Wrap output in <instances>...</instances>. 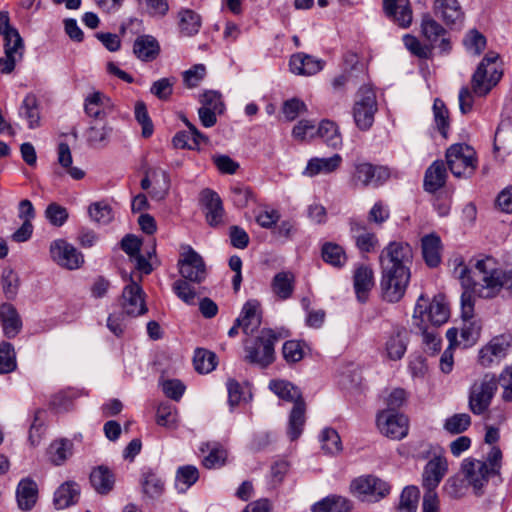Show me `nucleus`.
<instances>
[{
    "instance_id": "9",
    "label": "nucleus",
    "mask_w": 512,
    "mask_h": 512,
    "mask_svg": "<svg viewBox=\"0 0 512 512\" xmlns=\"http://www.w3.org/2000/svg\"><path fill=\"white\" fill-rule=\"evenodd\" d=\"M349 491L360 502L378 503L391 493V485L376 475L366 474L354 478Z\"/></svg>"
},
{
    "instance_id": "19",
    "label": "nucleus",
    "mask_w": 512,
    "mask_h": 512,
    "mask_svg": "<svg viewBox=\"0 0 512 512\" xmlns=\"http://www.w3.org/2000/svg\"><path fill=\"white\" fill-rule=\"evenodd\" d=\"M408 342L409 337L406 328L401 326L393 327L384 336L383 350L385 356L392 361L402 359L406 353Z\"/></svg>"
},
{
    "instance_id": "18",
    "label": "nucleus",
    "mask_w": 512,
    "mask_h": 512,
    "mask_svg": "<svg viewBox=\"0 0 512 512\" xmlns=\"http://www.w3.org/2000/svg\"><path fill=\"white\" fill-rule=\"evenodd\" d=\"M380 432L391 439L400 440L408 434V418L398 412L382 411L377 416Z\"/></svg>"
},
{
    "instance_id": "45",
    "label": "nucleus",
    "mask_w": 512,
    "mask_h": 512,
    "mask_svg": "<svg viewBox=\"0 0 512 512\" xmlns=\"http://www.w3.org/2000/svg\"><path fill=\"white\" fill-rule=\"evenodd\" d=\"M322 259L334 268H343L347 263V255L342 246L333 242H325L321 248Z\"/></svg>"
},
{
    "instance_id": "49",
    "label": "nucleus",
    "mask_w": 512,
    "mask_h": 512,
    "mask_svg": "<svg viewBox=\"0 0 512 512\" xmlns=\"http://www.w3.org/2000/svg\"><path fill=\"white\" fill-rule=\"evenodd\" d=\"M193 363L196 371L207 374L217 366L216 354L203 348H197L194 352Z\"/></svg>"
},
{
    "instance_id": "20",
    "label": "nucleus",
    "mask_w": 512,
    "mask_h": 512,
    "mask_svg": "<svg viewBox=\"0 0 512 512\" xmlns=\"http://www.w3.org/2000/svg\"><path fill=\"white\" fill-rule=\"evenodd\" d=\"M200 202L204 207L207 223L216 227L223 223L224 207L220 196L211 189H204L200 193Z\"/></svg>"
},
{
    "instance_id": "54",
    "label": "nucleus",
    "mask_w": 512,
    "mask_h": 512,
    "mask_svg": "<svg viewBox=\"0 0 512 512\" xmlns=\"http://www.w3.org/2000/svg\"><path fill=\"white\" fill-rule=\"evenodd\" d=\"M419 500V490L416 486H407L403 489L397 512H416Z\"/></svg>"
},
{
    "instance_id": "11",
    "label": "nucleus",
    "mask_w": 512,
    "mask_h": 512,
    "mask_svg": "<svg viewBox=\"0 0 512 512\" xmlns=\"http://www.w3.org/2000/svg\"><path fill=\"white\" fill-rule=\"evenodd\" d=\"M498 390V379L493 373H485L469 389V409L475 415L485 413Z\"/></svg>"
},
{
    "instance_id": "33",
    "label": "nucleus",
    "mask_w": 512,
    "mask_h": 512,
    "mask_svg": "<svg viewBox=\"0 0 512 512\" xmlns=\"http://www.w3.org/2000/svg\"><path fill=\"white\" fill-rule=\"evenodd\" d=\"M140 485L143 493L151 498H160L165 491L164 479L151 468H144L141 472Z\"/></svg>"
},
{
    "instance_id": "38",
    "label": "nucleus",
    "mask_w": 512,
    "mask_h": 512,
    "mask_svg": "<svg viewBox=\"0 0 512 512\" xmlns=\"http://www.w3.org/2000/svg\"><path fill=\"white\" fill-rule=\"evenodd\" d=\"M90 483L98 494L106 495L114 487L115 476L108 467L101 465L91 471Z\"/></svg>"
},
{
    "instance_id": "15",
    "label": "nucleus",
    "mask_w": 512,
    "mask_h": 512,
    "mask_svg": "<svg viewBox=\"0 0 512 512\" xmlns=\"http://www.w3.org/2000/svg\"><path fill=\"white\" fill-rule=\"evenodd\" d=\"M129 283L123 288L121 306L127 316L138 317L147 313L148 308L145 302V293L140 284L131 275H124Z\"/></svg>"
},
{
    "instance_id": "37",
    "label": "nucleus",
    "mask_w": 512,
    "mask_h": 512,
    "mask_svg": "<svg viewBox=\"0 0 512 512\" xmlns=\"http://www.w3.org/2000/svg\"><path fill=\"white\" fill-rule=\"evenodd\" d=\"M0 320L3 332L8 338L15 337L22 327V322L16 308L9 303L0 306Z\"/></svg>"
},
{
    "instance_id": "14",
    "label": "nucleus",
    "mask_w": 512,
    "mask_h": 512,
    "mask_svg": "<svg viewBox=\"0 0 512 512\" xmlns=\"http://www.w3.org/2000/svg\"><path fill=\"white\" fill-rule=\"evenodd\" d=\"M177 265L181 276L185 280L201 283L206 277V268L203 258L189 245L181 247L180 258Z\"/></svg>"
},
{
    "instance_id": "29",
    "label": "nucleus",
    "mask_w": 512,
    "mask_h": 512,
    "mask_svg": "<svg viewBox=\"0 0 512 512\" xmlns=\"http://www.w3.org/2000/svg\"><path fill=\"white\" fill-rule=\"evenodd\" d=\"M113 128L106 122H93L85 132L87 144L94 149L105 148L111 139Z\"/></svg>"
},
{
    "instance_id": "21",
    "label": "nucleus",
    "mask_w": 512,
    "mask_h": 512,
    "mask_svg": "<svg viewBox=\"0 0 512 512\" xmlns=\"http://www.w3.org/2000/svg\"><path fill=\"white\" fill-rule=\"evenodd\" d=\"M349 225L351 237L360 252L371 253L377 248L379 241L376 234L363 221L351 219Z\"/></svg>"
},
{
    "instance_id": "56",
    "label": "nucleus",
    "mask_w": 512,
    "mask_h": 512,
    "mask_svg": "<svg viewBox=\"0 0 512 512\" xmlns=\"http://www.w3.org/2000/svg\"><path fill=\"white\" fill-rule=\"evenodd\" d=\"M1 286L8 300H12L16 297L19 288V278L11 268L3 269L1 274Z\"/></svg>"
},
{
    "instance_id": "60",
    "label": "nucleus",
    "mask_w": 512,
    "mask_h": 512,
    "mask_svg": "<svg viewBox=\"0 0 512 512\" xmlns=\"http://www.w3.org/2000/svg\"><path fill=\"white\" fill-rule=\"evenodd\" d=\"M435 125L443 137H447L449 130V115L443 101L435 99L433 104Z\"/></svg>"
},
{
    "instance_id": "35",
    "label": "nucleus",
    "mask_w": 512,
    "mask_h": 512,
    "mask_svg": "<svg viewBox=\"0 0 512 512\" xmlns=\"http://www.w3.org/2000/svg\"><path fill=\"white\" fill-rule=\"evenodd\" d=\"M274 295L280 300L291 298L295 289V276L291 271H281L274 275L271 282Z\"/></svg>"
},
{
    "instance_id": "64",
    "label": "nucleus",
    "mask_w": 512,
    "mask_h": 512,
    "mask_svg": "<svg viewBox=\"0 0 512 512\" xmlns=\"http://www.w3.org/2000/svg\"><path fill=\"white\" fill-rule=\"evenodd\" d=\"M304 343L297 340H288L283 344L282 354L286 362L296 363L304 357Z\"/></svg>"
},
{
    "instance_id": "43",
    "label": "nucleus",
    "mask_w": 512,
    "mask_h": 512,
    "mask_svg": "<svg viewBox=\"0 0 512 512\" xmlns=\"http://www.w3.org/2000/svg\"><path fill=\"white\" fill-rule=\"evenodd\" d=\"M80 495V489L75 482L63 483L54 493V505L57 509H64L75 504Z\"/></svg>"
},
{
    "instance_id": "8",
    "label": "nucleus",
    "mask_w": 512,
    "mask_h": 512,
    "mask_svg": "<svg viewBox=\"0 0 512 512\" xmlns=\"http://www.w3.org/2000/svg\"><path fill=\"white\" fill-rule=\"evenodd\" d=\"M449 317L450 308L443 294H437L431 300L421 294L414 307L412 322L413 325L427 324L439 327L446 323Z\"/></svg>"
},
{
    "instance_id": "50",
    "label": "nucleus",
    "mask_w": 512,
    "mask_h": 512,
    "mask_svg": "<svg viewBox=\"0 0 512 512\" xmlns=\"http://www.w3.org/2000/svg\"><path fill=\"white\" fill-rule=\"evenodd\" d=\"M71 447V442L65 439L51 443L47 449L49 461L57 466L63 464L72 454Z\"/></svg>"
},
{
    "instance_id": "48",
    "label": "nucleus",
    "mask_w": 512,
    "mask_h": 512,
    "mask_svg": "<svg viewBox=\"0 0 512 512\" xmlns=\"http://www.w3.org/2000/svg\"><path fill=\"white\" fill-rule=\"evenodd\" d=\"M179 29L185 36H193L197 34L201 27L200 16L190 9H183L178 13Z\"/></svg>"
},
{
    "instance_id": "58",
    "label": "nucleus",
    "mask_w": 512,
    "mask_h": 512,
    "mask_svg": "<svg viewBox=\"0 0 512 512\" xmlns=\"http://www.w3.org/2000/svg\"><path fill=\"white\" fill-rule=\"evenodd\" d=\"M134 114L136 121L142 127V136L144 138L150 137L154 132V126L144 102L138 101L135 103Z\"/></svg>"
},
{
    "instance_id": "31",
    "label": "nucleus",
    "mask_w": 512,
    "mask_h": 512,
    "mask_svg": "<svg viewBox=\"0 0 512 512\" xmlns=\"http://www.w3.org/2000/svg\"><path fill=\"white\" fill-rule=\"evenodd\" d=\"M237 321H241V329L244 334H253L261 325V315L259 313V303L256 300L247 301L241 310Z\"/></svg>"
},
{
    "instance_id": "62",
    "label": "nucleus",
    "mask_w": 512,
    "mask_h": 512,
    "mask_svg": "<svg viewBox=\"0 0 512 512\" xmlns=\"http://www.w3.org/2000/svg\"><path fill=\"white\" fill-rule=\"evenodd\" d=\"M16 368L13 346L9 342L0 343V374L10 373Z\"/></svg>"
},
{
    "instance_id": "30",
    "label": "nucleus",
    "mask_w": 512,
    "mask_h": 512,
    "mask_svg": "<svg viewBox=\"0 0 512 512\" xmlns=\"http://www.w3.org/2000/svg\"><path fill=\"white\" fill-rule=\"evenodd\" d=\"M353 280L357 299L360 302H365L369 291L374 286V273L372 268L365 264L358 265L355 268Z\"/></svg>"
},
{
    "instance_id": "36",
    "label": "nucleus",
    "mask_w": 512,
    "mask_h": 512,
    "mask_svg": "<svg viewBox=\"0 0 512 512\" xmlns=\"http://www.w3.org/2000/svg\"><path fill=\"white\" fill-rule=\"evenodd\" d=\"M351 509V500L336 494L328 495L311 506V512H348Z\"/></svg>"
},
{
    "instance_id": "53",
    "label": "nucleus",
    "mask_w": 512,
    "mask_h": 512,
    "mask_svg": "<svg viewBox=\"0 0 512 512\" xmlns=\"http://www.w3.org/2000/svg\"><path fill=\"white\" fill-rule=\"evenodd\" d=\"M321 447L327 454H337L342 450V442L338 432L333 428H325L320 434Z\"/></svg>"
},
{
    "instance_id": "28",
    "label": "nucleus",
    "mask_w": 512,
    "mask_h": 512,
    "mask_svg": "<svg viewBox=\"0 0 512 512\" xmlns=\"http://www.w3.org/2000/svg\"><path fill=\"white\" fill-rule=\"evenodd\" d=\"M38 485L30 477L19 481L16 488V500L20 510L30 511L38 500Z\"/></svg>"
},
{
    "instance_id": "61",
    "label": "nucleus",
    "mask_w": 512,
    "mask_h": 512,
    "mask_svg": "<svg viewBox=\"0 0 512 512\" xmlns=\"http://www.w3.org/2000/svg\"><path fill=\"white\" fill-rule=\"evenodd\" d=\"M156 423L166 428H175L177 425V411L168 403H162L157 408Z\"/></svg>"
},
{
    "instance_id": "17",
    "label": "nucleus",
    "mask_w": 512,
    "mask_h": 512,
    "mask_svg": "<svg viewBox=\"0 0 512 512\" xmlns=\"http://www.w3.org/2000/svg\"><path fill=\"white\" fill-rule=\"evenodd\" d=\"M50 255L54 262L69 270L78 269L84 263L82 253L64 239L51 242Z\"/></svg>"
},
{
    "instance_id": "34",
    "label": "nucleus",
    "mask_w": 512,
    "mask_h": 512,
    "mask_svg": "<svg viewBox=\"0 0 512 512\" xmlns=\"http://www.w3.org/2000/svg\"><path fill=\"white\" fill-rule=\"evenodd\" d=\"M422 255L425 263L435 268L441 263L442 242L440 237L431 233L421 239Z\"/></svg>"
},
{
    "instance_id": "52",
    "label": "nucleus",
    "mask_w": 512,
    "mask_h": 512,
    "mask_svg": "<svg viewBox=\"0 0 512 512\" xmlns=\"http://www.w3.org/2000/svg\"><path fill=\"white\" fill-rule=\"evenodd\" d=\"M486 37L477 29H470L463 38L466 51L472 55H480L486 47Z\"/></svg>"
},
{
    "instance_id": "23",
    "label": "nucleus",
    "mask_w": 512,
    "mask_h": 512,
    "mask_svg": "<svg viewBox=\"0 0 512 512\" xmlns=\"http://www.w3.org/2000/svg\"><path fill=\"white\" fill-rule=\"evenodd\" d=\"M383 10L401 28H408L412 23L413 12L409 0H383Z\"/></svg>"
},
{
    "instance_id": "10",
    "label": "nucleus",
    "mask_w": 512,
    "mask_h": 512,
    "mask_svg": "<svg viewBox=\"0 0 512 512\" xmlns=\"http://www.w3.org/2000/svg\"><path fill=\"white\" fill-rule=\"evenodd\" d=\"M391 176L390 169L367 161L357 160L352 165L349 183L355 189L382 186Z\"/></svg>"
},
{
    "instance_id": "57",
    "label": "nucleus",
    "mask_w": 512,
    "mask_h": 512,
    "mask_svg": "<svg viewBox=\"0 0 512 512\" xmlns=\"http://www.w3.org/2000/svg\"><path fill=\"white\" fill-rule=\"evenodd\" d=\"M403 43L405 48L414 56L421 59H428L431 56L432 48L431 45H425L420 40L411 35L405 34L403 36Z\"/></svg>"
},
{
    "instance_id": "2",
    "label": "nucleus",
    "mask_w": 512,
    "mask_h": 512,
    "mask_svg": "<svg viewBox=\"0 0 512 512\" xmlns=\"http://www.w3.org/2000/svg\"><path fill=\"white\" fill-rule=\"evenodd\" d=\"M412 261L413 250L408 243L393 241L382 250L380 285L386 301L396 303L403 298L410 281Z\"/></svg>"
},
{
    "instance_id": "5",
    "label": "nucleus",
    "mask_w": 512,
    "mask_h": 512,
    "mask_svg": "<svg viewBox=\"0 0 512 512\" xmlns=\"http://www.w3.org/2000/svg\"><path fill=\"white\" fill-rule=\"evenodd\" d=\"M269 388L280 398L293 402V408L289 415L287 435L291 441L297 440L303 432L306 417V405L300 389L285 380H272Z\"/></svg>"
},
{
    "instance_id": "27",
    "label": "nucleus",
    "mask_w": 512,
    "mask_h": 512,
    "mask_svg": "<svg viewBox=\"0 0 512 512\" xmlns=\"http://www.w3.org/2000/svg\"><path fill=\"white\" fill-rule=\"evenodd\" d=\"M187 131H180L173 137V145L178 149H199L201 144H207L209 138L201 133L192 123L185 121Z\"/></svg>"
},
{
    "instance_id": "46",
    "label": "nucleus",
    "mask_w": 512,
    "mask_h": 512,
    "mask_svg": "<svg viewBox=\"0 0 512 512\" xmlns=\"http://www.w3.org/2000/svg\"><path fill=\"white\" fill-rule=\"evenodd\" d=\"M414 328L418 330V332L422 336V343L424 345L425 352L435 355L441 349V337L436 329V327L423 324L421 325H413Z\"/></svg>"
},
{
    "instance_id": "32",
    "label": "nucleus",
    "mask_w": 512,
    "mask_h": 512,
    "mask_svg": "<svg viewBox=\"0 0 512 512\" xmlns=\"http://www.w3.org/2000/svg\"><path fill=\"white\" fill-rule=\"evenodd\" d=\"M342 163V156L340 154H334L328 158H311L304 171L303 175L308 177H314L319 174H330L336 171Z\"/></svg>"
},
{
    "instance_id": "24",
    "label": "nucleus",
    "mask_w": 512,
    "mask_h": 512,
    "mask_svg": "<svg viewBox=\"0 0 512 512\" xmlns=\"http://www.w3.org/2000/svg\"><path fill=\"white\" fill-rule=\"evenodd\" d=\"M325 62L311 55L299 52L291 56L290 71L296 75L310 76L320 72Z\"/></svg>"
},
{
    "instance_id": "26",
    "label": "nucleus",
    "mask_w": 512,
    "mask_h": 512,
    "mask_svg": "<svg viewBox=\"0 0 512 512\" xmlns=\"http://www.w3.org/2000/svg\"><path fill=\"white\" fill-rule=\"evenodd\" d=\"M159 41L150 34L139 35L133 43V53L142 62H152L160 54Z\"/></svg>"
},
{
    "instance_id": "3",
    "label": "nucleus",
    "mask_w": 512,
    "mask_h": 512,
    "mask_svg": "<svg viewBox=\"0 0 512 512\" xmlns=\"http://www.w3.org/2000/svg\"><path fill=\"white\" fill-rule=\"evenodd\" d=\"M496 52H488L478 64L471 78V88L462 87L459 92V108L461 113L467 114L472 110L473 94L478 97L486 96L501 80L503 72L497 60Z\"/></svg>"
},
{
    "instance_id": "1",
    "label": "nucleus",
    "mask_w": 512,
    "mask_h": 512,
    "mask_svg": "<svg viewBox=\"0 0 512 512\" xmlns=\"http://www.w3.org/2000/svg\"><path fill=\"white\" fill-rule=\"evenodd\" d=\"M476 280L470 270L461 265L459 278L465 290L461 295V316L467 321L474 315V295L481 299L512 298V269L503 268L492 256H482L473 264Z\"/></svg>"
},
{
    "instance_id": "13",
    "label": "nucleus",
    "mask_w": 512,
    "mask_h": 512,
    "mask_svg": "<svg viewBox=\"0 0 512 512\" xmlns=\"http://www.w3.org/2000/svg\"><path fill=\"white\" fill-rule=\"evenodd\" d=\"M377 111L376 95L369 86L359 89L358 100L353 108V116L356 126L362 130H369L374 122V115Z\"/></svg>"
},
{
    "instance_id": "44",
    "label": "nucleus",
    "mask_w": 512,
    "mask_h": 512,
    "mask_svg": "<svg viewBox=\"0 0 512 512\" xmlns=\"http://www.w3.org/2000/svg\"><path fill=\"white\" fill-rule=\"evenodd\" d=\"M494 149L501 157L512 156V124L501 123L495 133Z\"/></svg>"
},
{
    "instance_id": "6",
    "label": "nucleus",
    "mask_w": 512,
    "mask_h": 512,
    "mask_svg": "<svg viewBox=\"0 0 512 512\" xmlns=\"http://www.w3.org/2000/svg\"><path fill=\"white\" fill-rule=\"evenodd\" d=\"M280 334L271 328H263L255 337L243 341V360L260 368H267L275 360V344Z\"/></svg>"
},
{
    "instance_id": "41",
    "label": "nucleus",
    "mask_w": 512,
    "mask_h": 512,
    "mask_svg": "<svg viewBox=\"0 0 512 512\" xmlns=\"http://www.w3.org/2000/svg\"><path fill=\"white\" fill-rule=\"evenodd\" d=\"M447 172L443 161H434L426 170L424 187L428 192H436L444 186Z\"/></svg>"
},
{
    "instance_id": "55",
    "label": "nucleus",
    "mask_w": 512,
    "mask_h": 512,
    "mask_svg": "<svg viewBox=\"0 0 512 512\" xmlns=\"http://www.w3.org/2000/svg\"><path fill=\"white\" fill-rule=\"evenodd\" d=\"M77 396V392L73 389L63 390L52 396L50 405L58 413L69 411Z\"/></svg>"
},
{
    "instance_id": "4",
    "label": "nucleus",
    "mask_w": 512,
    "mask_h": 512,
    "mask_svg": "<svg viewBox=\"0 0 512 512\" xmlns=\"http://www.w3.org/2000/svg\"><path fill=\"white\" fill-rule=\"evenodd\" d=\"M502 451L498 446H492L486 453L485 460L465 458L461 464V471L465 481L472 487L477 495H483L489 479L501 475Z\"/></svg>"
},
{
    "instance_id": "59",
    "label": "nucleus",
    "mask_w": 512,
    "mask_h": 512,
    "mask_svg": "<svg viewBox=\"0 0 512 512\" xmlns=\"http://www.w3.org/2000/svg\"><path fill=\"white\" fill-rule=\"evenodd\" d=\"M90 218L99 224H108L113 219L111 207L104 201L94 202L88 208Z\"/></svg>"
},
{
    "instance_id": "12",
    "label": "nucleus",
    "mask_w": 512,
    "mask_h": 512,
    "mask_svg": "<svg viewBox=\"0 0 512 512\" xmlns=\"http://www.w3.org/2000/svg\"><path fill=\"white\" fill-rule=\"evenodd\" d=\"M475 151L467 144L451 145L446 151V161L455 177H470L476 169Z\"/></svg>"
},
{
    "instance_id": "22",
    "label": "nucleus",
    "mask_w": 512,
    "mask_h": 512,
    "mask_svg": "<svg viewBox=\"0 0 512 512\" xmlns=\"http://www.w3.org/2000/svg\"><path fill=\"white\" fill-rule=\"evenodd\" d=\"M448 470V463L446 458L442 455H434L428 461L423 471V486L426 492H435L436 487L439 485Z\"/></svg>"
},
{
    "instance_id": "51",
    "label": "nucleus",
    "mask_w": 512,
    "mask_h": 512,
    "mask_svg": "<svg viewBox=\"0 0 512 512\" xmlns=\"http://www.w3.org/2000/svg\"><path fill=\"white\" fill-rule=\"evenodd\" d=\"M421 33L430 42L431 47L445 35L446 30L431 16L425 15L421 22Z\"/></svg>"
},
{
    "instance_id": "47",
    "label": "nucleus",
    "mask_w": 512,
    "mask_h": 512,
    "mask_svg": "<svg viewBox=\"0 0 512 512\" xmlns=\"http://www.w3.org/2000/svg\"><path fill=\"white\" fill-rule=\"evenodd\" d=\"M19 115L28 122V127L34 129L39 126L40 115L37 105V99L34 95L28 94L22 101L19 108Z\"/></svg>"
},
{
    "instance_id": "16",
    "label": "nucleus",
    "mask_w": 512,
    "mask_h": 512,
    "mask_svg": "<svg viewBox=\"0 0 512 512\" xmlns=\"http://www.w3.org/2000/svg\"><path fill=\"white\" fill-rule=\"evenodd\" d=\"M512 346V335L509 333L493 337L478 353V362L483 367L499 364L508 354Z\"/></svg>"
},
{
    "instance_id": "40",
    "label": "nucleus",
    "mask_w": 512,
    "mask_h": 512,
    "mask_svg": "<svg viewBox=\"0 0 512 512\" xmlns=\"http://www.w3.org/2000/svg\"><path fill=\"white\" fill-rule=\"evenodd\" d=\"M110 106V98L100 91H95L84 100V111L87 116L96 120L105 117V109Z\"/></svg>"
},
{
    "instance_id": "7",
    "label": "nucleus",
    "mask_w": 512,
    "mask_h": 512,
    "mask_svg": "<svg viewBox=\"0 0 512 512\" xmlns=\"http://www.w3.org/2000/svg\"><path fill=\"white\" fill-rule=\"evenodd\" d=\"M0 35L3 37L4 56L0 58V72L10 74L24 55V42L18 30L10 25L8 12L0 11Z\"/></svg>"
},
{
    "instance_id": "63",
    "label": "nucleus",
    "mask_w": 512,
    "mask_h": 512,
    "mask_svg": "<svg viewBox=\"0 0 512 512\" xmlns=\"http://www.w3.org/2000/svg\"><path fill=\"white\" fill-rule=\"evenodd\" d=\"M471 425V417L467 413L454 414L446 419L444 428L451 434H460Z\"/></svg>"
},
{
    "instance_id": "25",
    "label": "nucleus",
    "mask_w": 512,
    "mask_h": 512,
    "mask_svg": "<svg viewBox=\"0 0 512 512\" xmlns=\"http://www.w3.org/2000/svg\"><path fill=\"white\" fill-rule=\"evenodd\" d=\"M433 11L448 26L462 24L464 20V12L458 0H435Z\"/></svg>"
},
{
    "instance_id": "42",
    "label": "nucleus",
    "mask_w": 512,
    "mask_h": 512,
    "mask_svg": "<svg viewBox=\"0 0 512 512\" xmlns=\"http://www.w3.org/2000/svg\"><path fill=\"white\" fill-rule=\"evenodd\" d=\"M199 479V470L194 465L179 466L175 473L174 487L180 494L186 493Z\"/></svg>"
},
{
    "instance_id": "39",
    "label": "nucleus",
    "mask_w": 512,
    "mask_h": 512,
    "mask_svg": "<svg viewBox=\"0 0 512 512\" xmlns=\"http://www.w3.org/2000/svg\"><path fill=\"white\" fill-rule=\"evenodd\" d=\"M316 135L332 149H340L343 145V138L339 126L329 119H323L319 123Z\"/></svg>"
}]
</instances>
